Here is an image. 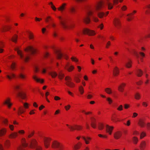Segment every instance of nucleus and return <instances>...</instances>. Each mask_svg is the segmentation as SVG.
Here are the masks:
<instances>
[{
  "label": "nucleus",
  "instance_id": "1",
  "mask_svg": "<svg viewBox=\"0 0 150 150\" xmlns=\"http://www.w3.org/2000/svg\"><path fill=\"white\" fill-rule=\"evenodd\" d=\"M15 89L17 92V96L21 97L22 99L25 98V93L21 91V86L18 85H16L14 86Z\"/></svg>",
  "mask_w": 150,
  "mask_h": 150
},
{
  "label": "nucleus",
  "instance_id": "2",
  "mask_svg": "<svg viewBox=\"0 0 150 150\" xmlns=\"http://www.w3.org/2000/svg\"><path fill=\"white\" fill-rule=\"evenodd\" d=\"M51 147L54 150H62V145L56 141L52 142Z\"/></svg>",
  "mask_w": 150,
  "mask_h": 150
},
{
  "label": "nucleus",
  "instance_id": "3",
  "mask_svg": "<svg viewBox=\"0 0 150 150\" xmlns=\"http://www.w3.org/2000/svg\"><path fill=\"white\" fill-rule=\"evenodd\" d=\"M37 142L35 139H33L30 142V146L31 148H36V150H42V148L40 146L37 145Z\"/></svg>",
  "mask_w": 150,
  "mask_h": 150
},
{
  "label": "nucleus",
  "instance_id": "4",
  "mask_svg": "<svg viewBox=\"0 0 150 150\" xmlns=\"http://www.w3.org/2000/svg\"><path fill=\"white\" fill-rule=\"evenodd\" d=\"M15 50L17 51L18 54L19 55L21 59H23V60H24L25 62H27L28 60L29 59L30 57L29 56H27L25 57H24L21 51L19 50L18 48L17 47L15 48Z\"/></svg>",
  "mask_w": 150,
  "mask_h": 150
},
{
  "label": "nucleus",
  "instance_id": "5",
  "mask_svg": "<svg viewBox=\"0 0 150 150\" xmlns=\"http://www.w3.org/2000/svg\"><path fill=\"white\" fill-rule=\"evenodd\" d=\"M115 26L117 29H119L121 26V22L119 18H115L113 21Z\"/></svg>",
  "mask_w": 150,
  "mask_h": 150
},
{
  "label": "nucleus",
  "instance_id": "6",
  "mask_svg": "<svg viewBox=\"0 0 150 150\" xmlns=\"http://www.w3.org/2000/svg\"><path fill=\"white\" fill-rule=\"evenodd\" d=\"M83 32L84 34H87L89 35H94L96 34L94 31L87 28L84 29Z\"/></svg>",
  "mask_w": 150,
  "mask_h": 150
},
{
  "label": "nucleus",
  "instance_id": "7",
  "mask_svg": "<svg viewBox=\"0 0 150 150\" xmlns=\"http://www.w3.org/2000/svg\"><path fill=\"white\" fill-rule=\"evenodd\" d=\"M21 142L22 146H20L18 148V150H25L24 147H26L28 146V144L25 143V139L23 138L22 139Z\"/></svg>",
  "mask_w": 150,
  "mask_h": 150
},
{
  "label": "nucleus",
  "instance_id": "8",
  "mask_svg": "<svg viewBox=\"0 0 150 150\" xmlns=\"http://www.w3.org/2000/svg\"><path fill=\"white\" fill-rule=\"evenodd\" d=\"M51 139L50 138L45 137L44 138V144L45 147L48 148L50 145V142Z\"/></svg>",
  "mask_w": 150,
  "mask_h": 150
},
{
  "label": "nucleus",
  "instance_id": "9",
  "mask_svg": "<svg viewBox=\"0 0 150 150\" xmlns=\"http://www.w3.org/2000/svg\"><path fill=\"white\" fill-rule=\"evenodd\" d=\"M134 134L140 137L141 139H142L146 135L144 132H134Z\"/></svg>",
  "mask_w": 150,
  "mask_h": 150
},
{
  "label": "nucleus",
  "instance_id": "10",
  "mask_svg": "<svg viewBox=\"0 0 150 150\" xmlns=\"http://www.w3.org/2000/svg\"><path fill=\"white\" fill-rule=\"evenodd\" d=\"M66 81H68L67 83L66 82V85H67L71 87H74L75 86V84L74 83L70 82L69 81L71 80V78L69 76H66Z\"/></svg>",
  "mask_w": 150,
  "mask_h": 150
},
{
  "label": "nucleus",
  "instance_id": "11",
  "mask_svg": "<svg viewBox=\"0 0 150 150\" xmlns=\"http://www.w3.org/2000/svg\"><path fill=\"white\" fill-rule=\"evenodd\" d=\"M91 126L93 128H95L96 127V123L95 119L94 117H91Z\"/></svg>",
  "mask_w": 150,
  "mask_h": 150
},
{
  "label": "nucleus",
  "instance_id": "12",
  "mask_svg": "<svg viewBox=\"0 0 150 150\" xmlns=\"http://www.w3.org/2000/svg\"><path fill=\"white\" fill-rule=\"evenodd\" d=\"M74 69V67L72 65H69V63L66 64V69L69 72H71Z\"/></svg>",
  "mask_w": 150,
  "mask_h": 150
},
{
  "label": "nucleus",
  "instance_id": "13",
  "mask_svg": "<svg viewBox=\"0 0 150 150\" xmlns=\"http://www.w3.org/2000/svg\"><path fill=\"white\" fill-rule=\"evenodd\" d=\"M66 4L64 3L62 4L59 7L57 8V9L60 11L62 13H63L65 10Z\"/></svg>",
  "mask_w": 150,
  "mask_h": 150
},
{
  "label": "nucleus",
  "instance_id": "14",
  "mask_svg": "<svg viewBox=\"0 0 150 150\" xmlns=\"http://www.w3.org/2000/svg\"><path fill=\"white\" fill-rule=\"evenodd\" d=\"M58 18L60 20V23L61 26L64 28H65V20L61 16H59Z\"/></svg>",
  "mask_w": 150,
  "mask_h": 150
},
{
  "label": "nucleus",
  "instance_id": "15",
  "mask_svg": "<svg viewBox=\"0 0 150 150\" xmlns=\"http://www.w3.org/2000/svg\"><path fill=\"white\" fill-rule=\"evenodd\" d=\"M119 73V69L117 67H115L113 69V74L115 76L118 75Z\"/></svg>",
  "mask_w": 150,
  "mask_h": 150
},
{
  "label": "nucleus",
  "instance_id": "16",
  "mask_svg": "<svg viewBox=\"0 0 150 150\" xmlns=\"http://www.w3.org/2000/svg\"><path fill=\"white\" fill-rule=\"evenodd\" d=\"M144 9H147L145 11V13L146 15L149 14L150 13V4L145 6Z\"/></svg>",
  "mask_w": 150,
  "mask_h": 150
},
{
  "label": "nucleus",
  "instance_id": "17",
  "mask_svg": "<svg viewBox=\"0 0 150 150\" xmlns=\"http://www.w3.org/2000/svg\"><path fill=\"white\" fill-rule=\"evenodd\" d=\"M25 50L26 51H30L32 54H34L36 52L35 50L31 47H29L28 48L25 49Z\"/></svg>",
  "mask_w": 150,
  "mask_h": 150
},
{
  "label": "nucleus",
  "instance_id": "18",
  "mask_svg": "<svg viewBox=\"0 0 150 150\" xmlns=\"http://www.w3.org/2000/svg\"><path fill=\"white\" fill-rule=\"evenodd\" d=\"M146 147V142L144 141L142 142L140 144V148L141 150H144Z\"/></svg>",
  "mask_w": 150,
  "mask_h": 150
},
{
  "label": "nucleus",
  "instance_id": "19",
  "mask_svg": "<svg viewBox=\"0 0 150 150\" xmlns=\"http://www.w3.org/2000/svg\"><path fill=\"white\" fill-rule=\"evenodd\" d=\"M126 86V84L124 83H122L120 84L118 88L119 91L120 92H123L124 90V88Z\"/></svg>",
  "mask_w": 150,
  "mask_h": 150
},
{
  "label": "nucleus",
  "instance_id": "20",
  "mask_svg": "<svg viewBox=\"0 0 150 150\" xmlns=\"http://www.w3.org/2000/svg\"><path fill=\"white\" fill-rule=\"evenodd\" d=\"M55 53L58 59H60L62 57V53L59 51L56 50L55 52Z\"/></svg>",
  "mask_w": 150,
  "mask_h": 150
},
{
  "label": "nucleus",
  "instance_id": "21",
  "mask_svg": "<svg viewBox=\"0 0 150 150\" xmlns=\"http://www.w3.org/2000/svg\"><path fill=\"white\" fill-rule=\"evenodd\" d=\"M45 22L47 23H51L52 22L53 19L52 17L50 16H47L45 18Z\"/></svg>",
  "mask_w": 150,
  "mask_h": 150
},
{
  "label": "nucleus",
  "instance_id": "22",
  "mask_svg": "<svg viewBox=\"0 0 150 150\" xmlns=\"http://www.w3.org/2000/svg\"><path fill=\"white\" fill-rule=\"evenodd\" d=\"M6 77L9 79L11 80L12 78H15L16 76L13 73H11L9 74V75H6Z\"/></svg>",
  "mask_w": 150,
  "mask_h": 150
},
{
  "label": "nucleus",
  "instance_id": "23",
  "mask_svg": "<svg viewBox=\"0 0 150 150\" xmlns=\"http://www.w3.org/2000/svg\"><path fill=\"white\" fill-rule=\"evenodd\" d=\"M25 111V110L23 107L22 106L18 108V115H20V114L24 113Z\"/></svg>",
  "mask_w": 150,
  "mask_h": 150
},
{
  "label": "nucleus",
  "instance_id": "24",
  "mask_svg": "<svg viewBox=\"0 0 150 150\" xmlns=\"http://www.w3.org/2000/svg\"><path fill=\"white\" fill-rule=\"evenodd\" d=\"M109 13V12L108 11L106 13V15H105V16H107ZM97 15L100 18H102L103 16H105V14L104 13L102 12H98Z\"/></svg>",
  "mask_w": 150,
  "mask_h": 150
},
{
  "label": "nucleus",
  "instance_id": "25",
  "mask_svg": "<svg viewBox=\"0 0 150 150\" xmlns=\"http://www.w3.org/2000/svg\"><path fill=\"white\" fill-rule=\"evenodd\" d=\"M72 130H81V127L78 126H75L72 127Z\"/></svg>",
  "mask_w": 150,
  "mask_h": 150
},
{
  "label": "nucleus",
  "instance_id": "26",
  "mask_svg": "<svg viewBox=\"0 0 150 150\" xmlns=\"http://www.w3.org/2000/svg\"><path fill=\"white\" fill-rule=\"evenodd\" d=\"M138 124L142 127H144L145 125L144 122L142 120H139Z\"/></svg>",
  "mask_w": 150,
  "mask_h": 150
},
{
  "label": "nucleus",
  "instance_id": "27",
  "mask_svg": "<svg viewBox=\"0 0 150 150\" xmlns=\"http://www.w3.org/2000/svg\"><path fill=\"white\" fill-rule=\"evenodd\" d=\"M83 21L86 23L88 24L90 23V20L88 16H86L83 18Z\"/></svg>",
  "mask_w": 150,
  "mask_h": 150
},
{
  "label": "nucleus",
  "instance_id": "28",
  "mask_svg": "<svg viewBox=\"0 0 150 150\" xmlns=\"http://www.w3.org/2000/svg\"><path fill=\"white\" fill-rule=\"evenodd\" d=\"M10 99L8 98L4 102V103L7 105L9 108H10L12 105V103H10Z\"/></svg>",
  "mask_w": 150,
  "mask_h": 150
},
{
  "label": "nucleus",
  "instance_id": "29",
  "mask_svg": "<svg viewBox=\"0 0 150 150\" xmlns=\"http://www.w3.org/2000/svg\"><path fill=\"white\" fill-rule=\"evenodd\" d=\"M106 131H112L114 127L113 126H110L108 125H106Z\"/></svg>",
  "mask_w": 150,
  "mask_h": 150
},
{
  "label": "nucleus",
  "instance_id": "30",
  "mask_svg": "<svg viewBox=\"0 0 150 150\" xmlns=\"http://www.w3.org/2000/svg\"><path fill=\"white\" fill-rule=\"evenodd\" d=\"M18 135V133L16 132H13L10 134V137L11 138H14Z\"/></svg>",
  "mask_w": 150,
  "mask_h": 150
},
{
  "label": "nucleus",
  "instance_id": "31",
  "mask_svg": "<svg viewBox=\"0 0 150 150\" xmlns=\"http://www.w3.org/2000/svg\"><path fill=\"white\" fill-rule=\"evenodd\" d=\"M121 133L120 132H115L114 134L115 138L116 139L119 138L121 136Z\"/></svg>",
  "mask_w": 150,
  "mask_h": 150
},
{
  "label": "nucleus",
  "instance_id": "32",
  "mask_svg": "<svg viewBox=\"0 0 150 150\" xmlns=\"http://www.w3.org/2000/svg\"><path fill=\"white\" fill-rule=\"evenodd\" d=\"M129 61L128 62H126L125 64V67L127 68H129L131 67V62L130 60L128 59Z\"/></svg>",
  "mask_w": 150,
  "mask_h": 150
},
{
  "label": "nucleus",
  "instance_id": "33",
  "mask_svg": "<svg viewBox=\"0 0 150 150\" xmlns=\"http://www.w3.org/2000/svg\"><path fill=\"white\" fill-rule=\"evenodd\" d=\"M33 78L38 82H40L41 83H42L44 82V80L43 79H40L38 78L35 76H33Z\"/></svg>",
  "mask_w": 150,
  "mask_h": 150
},
{
  "label": "nucleus",
  "instance_id": "34",
  "mask_svg": "<svg viewBox=\"0 0 150 150\" xmlns=\"http://www.w3.org/2000/svg\"><path fill=\"white\" fill-rule=\"evenodd\" d=\"M4 145L7 149L9 148L10 146V143L8 140H6L4 142Z\"/></svg>",
  "mask_w": 150,
  "mask_h": 150
},
{
  "label": "nucleus",
  "instance_id": "35",
  "mask_svg": "<svg viewBox=\"0 0 150 150\" xmlns=\"http://www.w3.org/2000/svg\"><path fill=\"white\" fill-rule=\"evenodd\" d=\"M102 5V4L101 2L99 3L95 7L96 10L97 11L99 10L101 7Z\"/></svg>",
  "mask_w": 150,
  "mask_h": 150
},
{
  "label": "nucleus",
  "instance_id": "36",
  "mask_svg": "<svg viewBox=\"0 0 150 150\" xmlns=\"http://www.w3.org/2000/svg\"><path fill=\"white\" fill-rule=\"evenodd\" d=\"M132 15L133 14L131 13L127 15V19L128 21H130L132 20Z\"/></svg>",
  "mask_w": 150,
  "mask_h": 150
},
{
  "label": "nucleus",
  "instance_id": "37",
  "mask_svg": "<svg viewBox=\"0 0 150 150\" xmlns=\"http://www.w3.org/2000/svg\"><path fill=\"white\" fill-rule=\"evenodd\" d=\"M137 75L139 77H141L143 74V71L140 69H138L137 71Z\"/></svg>",
  "mask_w": 150,
  "mask_h": 150
},
{
  "label": "nucleus",
  "instance_id": "38",
  "mask_svg": "<svg viewBox=\"0 0 150 150\" xmlns=\"http://www.w3.org/2000/svg\"><path fill=\"white\" fill-rule=\"evenodd\" d=\"M18 38V36L16 35H15L11 38V40L12 41L15 43H16L17 41V39Z\"/></svg>",
  "mask_w": 150,
  "mask_h": 150
},
{
  "label": "nucleus",
  "instance_id": "39",
  "mask_svg": "<svg viewBox=\"0 0 150 150\" xmlns=\"http://www.w3.org/2000/svg\"><path fill=\"white\" fill-rule=\"evenodd\" d=\"M49 74L53 78H55L57 76V73L54 71L50 72Z\"/></svg>",
  "mask_w": 150,
  "mask_h": 150
},
{
  "label": "nucleus",
  "instance_id": "40",
  "mask_svg": "<svg viewBox=\"0 0 150 150\" xmlns=\"http://www.w3.org/2000/svg\"><path fill=\"white\" fill-rule=\"evenodd\" d=\"M11 28V27L9 26H6L3 27L2 28V31L4 32L6 31H7Z\"/></svg>",
  "mask_w": 150,
  "mask_h": 150
},
{
  "label": "nucleus",
  "instance_id": "41",
  "mask_svg": "<svg viewBox=\"0 0 150 150\" xmlns=\"http://www.w3.org/2000/svg\"><path fill=\"white\" fill-rule=\"evenodd\" d=\"M82 145V144L80 143H79L78 144L75 145L74 146V148L76 150H77L79 149L80 147V146Z\"/></svg>",
  "mask_w": 150,
  "mask_h": 150
},
{
  "label": "nucleus",
  "instance_id": "42",
  "mask_svg": "<svg viewBox=\"0 0 150 150\" xmlns=\"http://www.w3.org/2000/svg\"><path fill=\"white\" fill-rule=\"evenodd\" d=\"M105 92L108 94H110L112 93V91L109 88H106L105 89Z\"/></svg>",
  "mask_w": 150,
  "mask_h": 150
},
{
  "label": "nucleus",
  "instance_id": "43",
  "mask_svg": "<svg viewBox=\"0 0 150 150\" xmlns=\"http://www.w3.org/2000/svg\"><path fill=\"white\" fill-rule=\"evenodd\" d=\"M79 91L81 94H82L83 93L84 90L83 87L82 86H81L79 87Z\"/></svg>",
  "mask_w": 150,
  "mask_h": 150
},
{
  "label": "nucleus",
  "instance_id": "44",
  "mask_svg": "<svg viewBox=\"0 0 150 150\" xmlns=\"http://www.w3.org/2000/svg\"><path fill=\"white\" fill-rule=\"evenodd\" d=\"M123 0H113V3L115 4H117L119 3V1L121 3L122 2Z\"/></svg>",
  "mask_w": 150,
  "mask_h": 150
},
{
  "label": "nucleus",
  "instance_id": "45",
  "mask_svg": "<svg viewBox=\"0 0 150 150\" xmlns=\"http://www.w3.org/2000/svg\"><path fill=\"white\" fill-rule=\"evenodd\" d=\"M140 95L138 93H137L134 96L135 98L136 99H139L140 98Z\"/></svg>",
  "mask_w": 150,
  "mask_h": 150
},
{
  "label": "nucleus",
  "instance_id": "46",
  "mask_svg": "<svg viewBox=\"0 0 150 150\" xmlns=\"http://www.w3.org/2000/svg\"><path fill=\"white\" fill-rule=\"evenodd\" d=\"M108 9H111L113 7V5L111 3H109V2H108Z\"/></svg>",
  "mask_w": 150,
  "mask_h": 150
},
{
  "label": "nucleus",
  "instance_id": "47",
  "mask_svg": "<svg viewBox=\"0 0 150 150\" xmlns=\"http://www.w3.org/2000/svg\"><path fill=\"white\" fill-rule=\"evenodd\" d=\"M98 127L100 130H102L103 127V125L102 124L99 123L98 125Z\"/></svg>",
  "mask_w": 150,
  "mask_h": 150
},
{
  "label": "nucleus",
  "instance_id": "48",
  "mask_svg": "<svg viewBox=\"0 0 150 150\" xmlns=\"http://www.w3.org/2000/svg\"><path fill=\"white\" fill-rule=\"evenodd\" d=\"M16 67V64L15 63L13 62L11 66V68L12 70H14Z\"/></svg>",
  "mask_w": 150,
  "mask_h": 150
},
{
  "label": "nucleus",
  "instance_id": "49",
  "mask_svg": "<svg viewBox=\"0 0 150 150\" xmlns=\"http://www.w3.org/2000/svg\"><path fill=\"white\" fill-rule=\"evenodd\" d=\"M75 81L77 83H79L80 81V79L77 77H75L74 79Z\"/></svg>",
  "mask_w": 150,
  "mask_h": 150
},
{
  "label": "nucleus",
  "instance_id": "50",
  "mask_svg": "<svg viewBox=\"0 0 150 150\" xmlns=\"http://www.w3.org/2000/svg\"><path fill=\"white\" fill-rule=\"evenodd\" d=\"M64 76V74L62 72L59 73V77L60 79H62L63 78Z\"/></svg>",
  "mask_w": 150,
  "mask_h": 150
},
{
  "label": "nucleus",
  "instance_id": "51",
  "mask_svg": "<svg viewBox=\"0 0 150 150\" xmlns=\"http://www.w3.org/2000/svg\"><path fill=\"white\" fill-rule=\"evenodd\" d=\"M75 25L74 24H71L68 25L67 28L68 29H70L73 28Z\"/></svg>",
  "mask_w": 150,
  "mask_h": 150
},
{
  "label": "nucleus",
  "instance_id": "52",
  "mask_svg": "<svg viewBox=\"0 0 150 150\" xmlns=\"http://www.w3.org/2000/svg\"><path fill=\"white\" fill-rule=\"evenodd\" d=\"M29 39H32L34 38L33 34L30 32H29Z\"/></svg>",
  "mask_w": 150,
  "mask_h": 150
},
{
  "label": "nucleus",
  "instance_id": "53",
  "mask_svg": "<svg viewBox=\"0 0 150 150\" xmlns=\"http://www.w3.org/2000/svg\"><path fill=\"white\" fill-rule=\"evenodd\" d=\"M138 141V139L137 137H134L133 138V142L134 144H136L137 143Z\"/></svg>",
  "mask_w": 150,
  "mask_h": 150
},
{
  "label": "nucleus",
  "instance_id": "54",
  "mask_svg": "<svg viewBox=\"0 0 150 150\" xmlns=\"http://www.w3.org/2000/svg\"><path fill=\"white\" fill-rule=\"evenodd\" d=\"M71 59L73 61L76 62H77L78 61V59L76 58L75 57H72Z\"/></svg>",
  "mask_w": 150,
  "mask_h": 150
},
{
  "label": "nucleus",
  "instance_id": "55",
  "mask_svg": "<svg viewBox=\"0 0 150 150\" xmlns=\"http://www.w3.org/2000/svg\"><path fill=\"white\" fill-rule=\"evenodd\" d=\"M143 106L145 107H146L148 106V104L147 102H143L142 103Z\"/></svg>",
  "mask_w": 150,
  "mask_h": 150
},
{
  "label": "nucleus",
  "instance_id": "56",
  "mask_svg": "<svg viewBox=\"0 0 150 150\" xmlns=\"http://www.w3.org/2000/svg\"><path fill=\"white\" fill-rule=\"evenodd\" d=\"M3 122L5 125H8V121L7 119H4L3 120Z\"/></svg>",
  "mask_w": 150,
  "mask_h": 150
},
{
  "label": "nucleus",
  "instance_id": "57",
  "mask_svg": "<svg viewBox=\"0 0 150 150\" xmlns=\"http://www.w3.org/2000/svg\"><path fill=\"white\" fill-rule=\"evenodd\" d=\"M50 24L52 26V27L53 28H55V27H56V24L55 23H54L53 22H51V23H50Z\"/></svg>",
  "mask_w": 150,
  "mask_h": 150
},
{
  "label": "nucleus",
  "instance_id": "58",
  "mask_svg": "<svg viewBox=\"0 0 150 150\" xmlns=\"http://www.w3.org/2000/svg\"><path fill=\"white\" fill-rule=\"evenodd\" d=\"M93 12V10H90L88 12V14L89 16H92Z\"/></svg>",
  "mask_w": 150,
  "mask_h": 150
},
{
  "label": "nucleus",
  "instance_id": "59",
  "mask_svg": "<svg viewBox=\"0 0 150 150\" xmlns=\"http://www.w3.org/2000/svg\"><path fill=\"white\" fill-rule=\"evenodd\" d=\"M111 43L110 41H108L106 45V48H108L109 47V46L110 45Z\"/></svg>",
  "mask_w": 150,
  "mask_h": 150
},
{
  "label": "nucleus",
  "instance_id": "60",
  "mask_svg": "<svg viewBox=\"0 0 150 150\" xmlns=\"http://www.w3.org/2000/svg\"><path fill=\"white\" fill-rule=\"evenodd\" d=\"M107 100L109 104H111L112 102V100L110 98H108L107 99Z\"/></svg>",
  "mask_w": 150,
  "mask_h": 150
},
{
  "label": "nucleus",
  "instance_id": "61",
  "mask_svg": "<svg viewBox=\"0 0 150 150\" xmlns=\"http://www.w3.org/2000/svg\"><path fill=\"white\" fill-rule=\"evenodd\" d=\"M23 105L25 108L26 109L28 108V103H25Z\"/></svg>",
  "mask_w": 150,
  "mask_h": 150
},
{
  "label": "nucleus",
  "instance_id": "62",
  "mask_svg": "<svg viewBox=\"0 0 150 150\" xmlns=\"http://www.w3.org/2000/svg\"><path fill=\"white\" fill-rule=\"evenodd\" d=\"M117 110L119 111L122 110H123V106L122 105H120V106L117 108Z\"/></svg>",
  "mask_w": 150,
  "mask_h": 150
},
{
  "label": "nucleus",
  "instance_id": "63",
  "mask_svg": "<svg viewBox=\"0 0 150 150\" xmlns=\"http://www.w3.org/2000/svg\"><path fill=\"white\" fill-rule=\"evenodd\" d=\"M93 18L94 21L95 22H97L98 21V19L95 16H93Z\"/></svg>",
  "mask_w": 150,
  "mask_h": 150
},
{
  "label": "nucleus",
  "instance_id": "64",
  "mask_svg": "<svg viewBox=\"0 0 150 150\" xmlns=\"http://www.w3.org/2000/svg\"><path fill=\"white\" fill-rule=\"evenodd\" d=\"M19 76L22 79H24L25 78V76L22 74H20L19 75Z\"/></svg>",
  "mask_w": 150,
  "mask_h": 150
}]
</instances>
